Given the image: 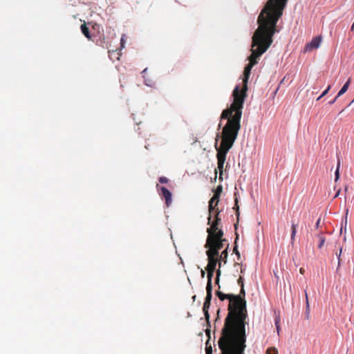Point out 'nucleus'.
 <instances>
[{
    "label": "nucleus",
    "mask_w": 354,
    "mask_h": 354,
    "mask_svg": "<svg viewBox=\"0 0 354 354\" xmlns=\"http://www.w3.org/2000/svg\"><path fill=\"white\" fill-rule=\"evenodd\" d=\"M288 0H268L261 11L258 19V28L252 37L251 55L248 57L249 63L243 71L242 87L239 85L234 88L233 102L229 108L224 109L221 120H227L221 135H216L215 148L216 149L217 169L219 171V180H223V167L226 156L232 147L241 129V119L243 103L247 97L248 82L252 67L257 64L259 59L271 46L274 35L279 32L277 23L283 15Z\"/></svg>",
    "instance_id": "obj_1"
},
{
    "label": "nucleus",
    "mask_w": 354,
    "mask_h": 354,
    "mask_svg": "<svg viewBox=\"0 0 354 354\" xmlns=\"http://www.w3.org/2000/svg\"><path fill=\"white\" fill-rule=\"evenodd\" d=\"M221 301L229 300L228 313L225 319L218 344L222 354H244L246 348L245 325L248 311L246 300L233 294L216 292Z\"/></svg>",
    "instance_id": "obj_2"
},
{
    "label": "nucleus",
    "mask_w": 354,
    "mask_h": 354,
    "mask_svg": "<svg viewBox=\"0 0 354 354\" xmlns=\"http://www.w3.org/2000/svg\"><path fill=\"white\" fill-rule=\"evenodd\" d=\"M216 238L212 236L207 237L205 248H207V251H212L214 254L218 255L219 250L224 246V243L227 241L223 239V232H220Z\"/></svg>",
    "instance_id": "obj_3"
},
{
    "label": "nucleus",
    "mask_w": 354,
    "mask_h": 354,
    "mask_svg": "<svg viewBox=\"0 0 354 354\" xmlns=\"http://www.w3.org/2000/svg\"><path fill=\"white\" fill-rule=\"evenodd\" d=\"M206 254L208 259V263L206 267V270L207 271V276L213 277L216 264L218 263L219 265V268L221 267V263L218 259V255L214 254V253L212 251H206Z\"/></svg>",
    "instance_id": "obj_4"
},
{
    "label": "nucleus",
    "mask_w": 354,
    "mask_h": 354,
    "mask_svg": "<svg viewBox=\"0 0 354 354\" xmlns=\"http://www.w3.org/2000/svg\"><path fill=\"white\" fill-rule=\"evenodd\" d=\"M219 201V198L217 194H214V196L211 198V199L209 201V216L207 218V223H210V221L212 220V215L214 213V211L216 210V209H218L217 207L218 203Z\"/></svg>",
    "instance_id": "obj_5"
},
{
    "label": "nucleus",
    "mask_w": 354,
    "mask_h": 354,
    "mask_svg": "<svg viewBox=\"0 0 354 354\" xmlns=\"http://www.w3.org/2000/svg\"><path fill=\"white\" fill-rule=\"evenodd\" d=\"M322 41V36H317L314 37L312 41L306 44L304 52H310L314 49H317L319 47Z\"/></svg>",
    "instance_id": "obj_6"
},
{
    "label": "nucleus",
    "mask_w": 354,
    "mask_h": 354,
    "mask_svg": "<svg viewBox=\"0 0 354 354\" xmlns=\"http://www.w3.org/2000/svg\"><path fill=\"white\" fill-rule=\"evenodd\" d=\"M156 188L158 191H161V195L165 200V203L169 207L172 202V194L170 191L165 187H160L158 184L156 185Z\"/></svg>",
    "instance_id": "obj_7"
},
{
    "label": "nucleus",
    "mask_w": 354,
    "mask_h": 354,
    "mask_svg": "<svg viewBox=\"0 0 354 354\" xmlns=\"http://www.w3.org/2000/svg\"><path fill=\"white\" fill-rule=\"evenodd\" d=\"M210 227L207 229V232L208 234L207 237H214L216 238V236H218V234L220 232H223V231L221 229V225H216L213 224H209Z\"/></svg>",
    "instance_id": "obj_8"
},
{
    "label": "nucleus",
    "mask_w": 354,
    "mask_h": 354,
    "mask_svg": "<svg viewBox=\"0 0 354 354\" xmlns=\"http://www.w3.org/2000/svg\"><path fill=\"white\" fill-rule=\"evenodd\" d=\"M219 214L220 211L218 210V209H216V210L214 211V213L212 215V217L214 216V219L212 223L210 222L209 224H213L216 225H221V218H219Z\"/></svg>",
    "instance_id": "obj_9"
},
{
    "label": "nucleus",
    "mask_w": 354,
    "mask_h": 354,
    "mask_svg": "<svg viewBox=\"0 0 354 354\" xmlns=\"http://www.w3.org/2000/svg\"><path fill=\"white\" fill-rule=\"evenodd\" d=\"M351 82V78L349 77L348 79L347 82L344 84V85L342 86V88L338 92L337 97H340L341 95H342L343 94H344L347 91Z\"/></svg>",
    "instance_id": "obj_10"
},
{
    "label": "nucleus",
    "mask_w": 354,
    "mask_h": 354,
    "mask_svg": "<svg viewBox=\"0 0 354 354\" xmlns=\"http://www.w3.org/2000/svg\"><path fill=\"white\" fill-rule=\"evenodd\" d=\"M238 283L241 286V291L238 296L241 297V299H245V292L244 289L243 278L241 276L238 279Z\"/></svg>",
    "instance_id": "obj_11"
},
{
    "label": "nucleus",
    "mask_w": 354,
    "mask_h": 354,
    "mask_svg": "<svg viewBox=\"0 0 354 354\" xmlns=\"http://www.w3.org/2000/svg\"><path fill=\"white\" fill-rule=\"evenodd\" d=\"M81 31L82 34L88 39H91V35H90L89 29L86 26V23L84 22L83 24L81 25L80 27Z\"/></svg>",
    "instance_id": "obj_12"
},
{
    "label": "nucleus",
    "mask_w": 354,
    "mask_h": 354,
    "mask_svg": "<svg viewBox=\"0 0 354 354\" xmlns=\"http://www.w3.org/2000/svg\"><path fill=\"white\" fill-rule=\"evenodd\" d=\"M297 224H296L295 222L292 221L291 237H290L292 243H293L295 240V236H296V233H297Z\"/></svg>",
    "instance_id": "obj_13"
},
{
    "label": "nucleus",
    "mask_w": 354,
    "mask_h": 354,
    "mask_svg": "<svg viewBox=\"0 0 354 354\" xmlns=\"http://www.w3.org/2000/svg\"><path fill=\"white\" fill-rule=\"evenodd\" d=\"M228 248H229V244H227V248L221 252V254L220 255L218 254L219 261H222L225 263L227 261V254H228V252H227Z\"/></svg>",
    "instance_id": "obj_14"
},
{
    "label": "nucleus",
    "mask_w": 354,
    "mask_h": 354,
    "mask_svg": "<svg viewBox=\"0 0 354 354\" xmlns=\"http://www.w3.org/2000/svg\"><path fill=\"white\" fill-rule=\"evenodd\" d=\"M305 297H306L305 314H306V318L309 319V317H310V304H309L308 296L306 290H305Z\"/></svg>",
    "instance_id": "obj_15"
},
{
    "label": "nucleus",
    "mask_w": 354,
    "mask_h": 354,
    "mask_svg": "<svg viewBox=\"0 0 354 354\" xmlns=\"http://www.w3.org/2000/svg\"><path fill=\"white\" fill-rule=\"evenodd\" d=\"M147 68H145L142 71V77L144 78L145 80V83L146 85L147 86H152L153 85V82L151 80H149V79H147L146 78V75H147Z\"/></svg>",
    "instance_id": "obj_16"
},
{
    "label": "nucleus",
    "mask_w": 354,
    "mask_h": 354,
    "mask_svg": "<svg viewBox=\"0 0 354 354\" xmlns=\"http://www.w3.org/2000/svg\"><path fill=\"white\" fill-rule=\"evenodd\" d=\"M212 299V293H207L205 302L203 304V308H209L210 306V302Z\"/></svg>",
    "instance_id": "obj_17"
},
{
    "label": "nucleus",
    "mask_w": 354,
    "mask_h": 354,
    "mask_svg": "<svg viewBox=\"0 0 354 354\" xmlns=\"http://www.w3.org/2000/svg\"><path fill=\"white\" fill-rule=\"evenodd\" d=\"M213 277L207 276V283L206 286L207 293H212V279Z\"/></svg>",
    "instance_id": "obj_18"
},
{
    "label": "nucleus",
    "mask_w": 354,
    "mask_h": 354,
    "mask_svg": "<svg viewBox=\"0 0 354 354\" xmlns=\"http://www.w3.org/2000/svg\"><path fill=\"white\" fill-rule=\"evenodd\" d=\"M318 238L319 239V243L318 245V248H322L325 243L326 239L322 234H319Z\"/></svg>",
    "instance_id": "obj_19"
},
{
    "label": "nucleus",
    "mask_w": 354,
    "mask_h": 354,
    "mask_svg": "<svg viewBox=\"0 0 354 354\" xmlns=\"http://www.w3.org/2000/svg\"><path fill=\"white\" fill-rule=\"evenodd\" d=\"M342 252V248L341 247L339 248V253H336V256H337V259H338L337 270H338L339 266H341V263H342V259H341Z\"/></svg>",
    "instance_id": "obj_20"
},
{
    "label": "nucleus",
    "mask_w": 354,
    "mask_h": 354,
    "mask_svg": "<svg viewBox=\"0 0 354 354\" xmlns=\"http://www.w3.org/2000/svg\"><path fill=\"white\" fill-rule=\"evenodd\" d=\"M339 167H340V160L338 159V161H337V169H336V171H335V181H337V180L339 179Z\"/></svg>",
    "instance_id": "obj_21"
},
{
    "label": "nucleus",
    "mask_w": 354,
    "mask_h": 354,
    "mask_svg": "<svg viewBox=\"0 0 354 354\" xmlns=\"http://www.w3.org/2000/svg\"><path fill=\"white\" fill-rule=\"evenodd\" d=\"M234 202H235V204H234V207H233V209L236 210L237 218H239L240 212H239V206L238 205L239 200L236 197L234 199Z\"/></svg>",
    "instance_id": "obj_22"
},
{
    "label": "nucleus",
    "mask_w": 354,
    "mask_h": 354,
    "mask_svg": "<svg viewBox=\"0 0 354 354\" xmlns=\"http://www.w3.org/2000/svg\"><path fill=\"white\" fill-rule=\"evenodd\" d=\"M266 354H278V350L275 347H270L267 349Z\"/></svg>",
    "instance_id": "obj_23"
},
{
    "label": "nucleus",
    "mask_w": 354,
    "mask_h": 354,
    "mask_svg": "<svg viewBox=\"0 0 354 354\" xmlns=\"http://www.w3.org/2000/svg\"><path fill=\"white\" fill-rule=\"evenodd\" d=\"M331 88V86L330 85H328V87L326 88V89H325L322 93L320 95L319 97H317V100H319L322 97H323L324 96H325L326 94H328V91H330Z\"/></svg>",
    "instance_id": "obj_24"
},
{
    "label": "nucleus",
    "mask_w": 354,
    "mask_h": 354,
    "mask_svg": "<svg viewBox=\"0 0 354 354\" xmlns=\"http://www.w3.org/2000/svg\"><path fill=\"white\" fill-rule=\"evenodd\" d=\"M279 323H280V318L279 317H276L275 320H274V324H275L276 328H277L278 334L279 333V331H280Z\"/></svg>",
    "instance_id": "obj_25"
},
{
    "label": "nucleus",
    "mask_w": 354,
    "mask_h": 354,
    "mask_svg": "<svg viewBox=\"0 0 354 354\" xmlns=\"http://www.w3.org/2000/svg\"><path fill=\"white\" fill-rule=\"evenodd\" d=\"M222 190H223L222 186L221 185L218 186L214 192V194H217V196H218V198H220Z\"/></svg>",
    "instance_id": "obj_26"
},
{
    "label": "nucleus",
    "mask_w": 354,
    "mask_h": 354,
    "mask_svg": "<svg viewBox=\"0 0 354 354\" xmlns=\"http://www.w3.org/2000/svg\"><path fill=\"white\" fill-rule=\"evenodd\" d=\"M208 309L209 308H203V312H204V314H205V319L207 322H209V313H208Z\"/></svg>",
    "instance_id": "obj_27"
},
{
    "label": "nucleus",
    "mask_w": 354,
    "mask_h": 354,
    "mask_svg": "<svg viewBox=\"0 0 354 354\" xmlns=\"http://www.w3.org/2000/svg\"><path fill=\"white\" fill-rule=\"evenodd\" d=\"M158 181L160 183H168V179H167V178H166L165 176H161L159 178Z\"/></svg>",
    "instance_id": "obj_28"
},
{
    "label": "nucleus",
    "mask_w": 354,
    "mask_h": 354,
    "mask_svg": "<svg viewBox=\"0 0 354 354\" xmlns=\"http://www.w3.org/2000/svg\"><path fill=\"white\" fill-rule=\"evenodd\" d=\"M233 252L237 255L238 258L239 259L240 258V253H239V252L238 251V249H237L236 241H235V245L234 247Z\"/></svg>",
    "instance_id": "obj_29"
},
{
    "label": "nucleus",
    "mask_w": 354,
    "mask_h": 354,
    "mask_svg": "<svg viewBox=\"0 0 354 354\" xmlns=\"http://www.w3.org/2000/svg\"><path fill=\"white\" fill-rule=\"evenodd\" d=\"M220 275H221V270H220V268H219L216 270V283H218Z\"/></svg>",
    "instance_id": "obj_30"
},
{
    "label": "nucleus",
    "mask_w": 354,
    "mask_h": 354,
    "mask_svg": "<svg viewBox=\"0 0 354 354\" xmlns=\"http://www.w3.org/2000/svg\"><path fill=\"white\" fill-rule=\"evenodd\" d=\"M212 347H206V354H212Z\"/></svg>",
    "instance_id": "obj_31"
},
{
    "label": "nucleus",
    "mask_w": 354,
    "mask_h": 354,
    "mask_svg": "<svg viewBox=\"0 0 354 354\" xmlns=\"http://www.w3.org/2000/svg\"><path fill=\"white\" fill-rule=\"evenodd\" d=\"M337 98H338V97H337V96H336V97H335L333 100L330 101V102H328V104H333L335 102V101L337 100Z\"/></svg>",
    "instance_id": "obj_32"
},
{
    "label": "nucleus",
    "mask_w": 354,
    "mask_h": 354,
    "mask_svg": "<svg viewBox=\"0 0 354 354\" xmlns=\"http://www.w3.org/2000/svg\"><path fill=\"white\" fill-rule=\"evenodd\" d=\"M299 272H300L301 274H304V272H305V270H304V268H301L299 269Z\"/></svg>",
    "instance_id": "obj_33"
},
{
    "label": "nucleus",
    "mask_w": 354,
    "mask_h": 354,
    "mask_svg": "<svg viewBox=\"0 0 354 354\" xmlns=\"http://www.w3.org/2000/svg\"><path fill=\"white\" fill-rule=\"evenodd\" d=\"M320 218H319L316 223V227L318 228L319 226Z\"/></svg>",
    "instance_id": "obj_34"
},
{
    "label": "nucleus",
    "mask_w": 354,
    "mask_h": 354,
    "mask_svg": "<svg viewBox=\"0 0 354 354\" xmlns=\"http://www.w3.org/2000/svg\"><path fill=\"white\" fill-rule=\"evenodd\" d=\"M204 276H205V271L202 270H201V277H204Z\"/></svg>",
    "instance_id": "obj_35"
},
{
    "label": "nucleus",
    "mask_w": 354,
    "mask_h": 354,
    "mask_svg": "<svg viewBox=\"0 0 354 354\" xmlns=\"http://www.w3.org/2000/svg\"><path fill=\"white\" fill-rule=\"evenodd\" d=\"M354 30V21H353V24H352V26H351V30Z\"/></svg>",
    "instance_id": "obj_36"
},
{
    "label": "nucleus",
    "mask_w": 354,
    "mask_h": 354,
    "mask_svg": "<svg viewBox=\"0 0 354 354\" xmlns=\"http://www.w3.org/2000/svg\"><path fill=\"white\" fill-rule=\"evenodd\" d=\"M339 192H338L335 194V197H337V196L339 195Z\"/></svg>",
    "instance_id": "obj_37"
},
{
    "label": "nucleus",
    "mask_w": 354,
    "mask_h": 354,
    "mask_svg": "<svg viewBox=\"0 0 354 354\" xmlns=\"http://www.w3.org/2000/svg\"><path fill=\"white\" fill-rule=\"evenodd\" d=\"M354 99L352 100V102L348 104V106L351 105L352 103H353Z\"/></svg>",
    "instance_id": "obj_38"
}]
</instances>
